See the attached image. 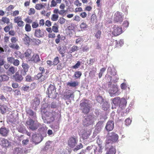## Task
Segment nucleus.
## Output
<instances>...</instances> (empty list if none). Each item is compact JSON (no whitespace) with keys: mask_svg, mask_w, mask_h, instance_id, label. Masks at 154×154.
I'll list each match as a JSON object with an SVG mask.
<instances>
[{"mask_svg":"<svg viewBox=\"0 0 154 154\" xmlns=\"http://www.w3.org/2000/svg\"><path fill=\"white\" fill-rule=\"evenodd\" d=\"M127 104L126 100L124 98H121L118 106L123 109L124 108Z\"/></svg>","mask_w":154,"mask_h":154,"instance_id":"nucleus-21","label":"nucleus"},{"mask_svg":"<svg viewBox=\"0 0 154 154\" xmlns=\"http://www.w3.org/2000/svg\"><path fill=\"white\" fill-rule=\"evenodd\" d=\"M32 51L31 49H27L24 54V57L26 59L28 60L30 59V57H31V54L32 53Z\"/></svg>","mask_w":154,"mask_h":154,"instance_id":"nucleus-25","label":"nucleus"},{"mask_svg":"<svg viewBox=\"0 0 154 154\" xmlns=\"http://www.w3.org/2000/svg\"><path fill=\"white\" fill-rule=\"evenodd\" d=\"M35 11L34 8H30L28 11V14L29 15L34 14L35 13Z\"/></svg>","mask_w":154,"mask_h":154,"instance_id":"nucleus-52","label":"nucleus"},{"mask_svg":"<svg viewBox=\"0 0 154 154\" xmlns=\"http://www.w3.org/2000/svg\"><path fill=\"white\" fill-rule=\"evenodd\" d=\"M59 16L57 14H53L52 15L51 18V20L54 21H57L58 18Z\"/></svg>","mask_w":154,"mask_h":154,"instance_id":"nucleus-43","label":"nucleus"},{"mask_svg":"<svg viewBox=\"0 0 154 154\" xmlns=\"http://www.w3.org/2000/svg\"><path fill=\"white\" fill-rule=\"evenodd\" d=\"M7 60L9 63H13L15 59L13 57H9L7 58Z\"/></svg>","mask_w":154,"mask_h":154,"instance_id":"nucleus-54","label":"nucleus"},{"mask_svg":"<svg viewBox=\"0 0 154 154\" xmlns=\"http://www.w3.org/2000/svg\"><path fill=\"white\" fill-rule=\"evenodd\" d=\"M13 64L15 66H18L20 64V61L17 59L14 60V61Z\"/></svg>","mask_w":154,"mask_h":154,"instance_id":"nucleus-62","label":"nucleus"},{"mask_svg":"<svg viewBox=\"0 0 154 154\" xmlns=\"http://www.w3.org/2000/svg\"><path fill=\"white\" fill-rule=\"evenodd\" d=\"M35 35L38 38L42 37L44 35V32L40 29H36L35 31Z\"/></svg>","mask_w":154,"mask_h":154,"instance_id":"nucleus-27","label":"nucleus"},{"mask_svg":"<svg viewBox=\"0 0 154 154\" xmlns=\"http://www.w3.org/2000/svg\"><path fill=\"white\" fill-rule=\"evenodd\" d=\"M78 47L75 45H73L67 52L68 54H71L73 52L77 51L78 50Z\"/></svg>","mask_w":154,"mask_h":154,"instance_id":"nucleus-39","label":"nucleus"},{"mask_svg":"<svg viewBox=\"0 0 154 154\" xmlns=\"http://www.w3.org/2000/svg\"><path fill=\"white\" fill-rule=\"evenodd\" d=\"M96 100L98 103H102L103 102V99L101 96H97L96 98Z\"/></svg>","mask_w":154,"mask_h":154,"instance_id":"nucleus-46","label":"nucleus"},{"mask_svg":"<svg viewBox=\"0 0 154 154\" xmlns=\"http://www.w3.org/2000/svg\"><path fill=\"white\" fill-rule=\"evenodd\" d=\"M11 43H10L8 45L11 48L16 50H18L20 49L19 46L17 44H16L18 41V39L17 38L12 37L11 39Z\"/></svg>","mask_w":154,"mask_h":154,"instance_id":"nucleus-5","label":"nucleus"},{"mask_svg":"<svg viewBox=\"0 0 154 154\" xmlns=\"http://www.w3.org/2000/svg\"><path fill=\"white\" fill-rule=\"evenodd\" d=\"M31 39L27 35L25 34L23 38V43L28 46L30 44Z\"/></svg>","mask_w":154,"mask_h":154,"instance_id":"nucleus-18","label":"nucleus"},{"mask_svg":"<svg viewBox=\"0 0 154 154\" xmlns=\"http://www.w3.org/2000/svg\"><path fill=\"white\" fill-rule=\"evenodd\" d=\"M73 94H66L64 95L63 96L64 99L65 100L69 99L70 98V97L72 96V95Z\"/></svg>","mask_w":154,"mask_h":154,"instance_id":"nucleus-63","label":"nucleus"},{"mask_svg":"<svg viewBox=\"0 0 154 154\" xmlns=\"http://www.w3.org/2000/svg\"><path fill=\"white\" fill-rule=\"evenodd\" d=\"M0 144L3 147L7 148L11 146V142L4 138L0 139Z\"/></svg>","mask_w":154,"mask_h":154,"instance_id":"nucleus-11","label":"nucleus"},{"mask_svg":"<svg viewBox=\"0 0 154 154\" xmlns=\"http://www.w3.org/2000/svg\"><path fill=\"white\" fill-rule=\"evenodd\" d=\"M77 140L75 138L72 137L70 138L68 141V145L71 148H73L77 144Z\"/></svg>","mask_w":154,"mask_h":154,"instance_id":"nucleus-15","label":"nucleus"},{"mask_svg":"<svg viewBox=\"0 0 154 154\" xmlns=\"http://www.w3.org/2000/svg\"><path fill=\"white\" fill-rule=\"evenodd\" d=\"M26 125L32 131L36 130L39 126V124L38 122H35L31 118H28L26 122Z\"/></svg>","mask_w":154,"mask_h":154,"instance_id":"nucleus-4","label":"nucleus"},{"mask_svg":"<svg viewBox=\"0 0 154 154\" xmlns=\"http://www.w3.org/2000/svg\"><path fill=\"white\" fill-rule=\"evenodd\" d=\"M40 103L39 99L38 97H35L32 100L31 102V105L35 109H36L38 106L39 105Z\"/></svg>","mask_w":154,"mask_h":154,"instance_id":"nucleus-12","label":"nucleus"},{"mask_svg":"<svg viewBox=\"0 0 154 154\" xmlns=\"http://www.w3.org/2000/svg\"><path fill=\"white\" fill-rule=\"evenodd\" d=\"M65 19L63 18L60 17L58 21V22L60 24H62L65 23Z\"/></svg>","mask_w":154,"mask_h":154,"instance_id":"nucleus-57","label":"nucleus"},{"mask_svg":"<svg viewBox=\"0 0 154 154\" xmlns=\"http://www.w3.org/2000/svg\"><path fill=\"white\" fill-rule=\"evenodd\" d=\"M109 92L111 96L114 94L118 95L119 94L118 86L116 85H113L109 90Z\"/></svg>","mask_w":154,"mask_h":154,"instance_id":"nucleus-7","label":"nucleus"},{"mask_svg":"<svg viewBox=\"0 0 154 154\" xmlns=\"http://www.w3.org/2000/svg\"><path fill=\"white\" fill-rule=\"evenodd\" d=\"M0 23L2 24L6 23V24H9L10 23V20L9 18L6 17H3L2 19L0 20Z\"/></svg>","mask_w":154,"mask_h":154,"instance_id":"nucleus-31","label":"nucleus"},{"mask_svg":"<svg viewBox=\"0 0 154 154\" xmlns=\"http://www.w3.org/2000/svg\"><path fill=\"white\" fill-rule=\"evenodd\" d=\"M32 42L35 45H38L40 42V41L37 39H33Z\"/></svg>","mask_w":154,"mask_h":154,"instance_id":"nucleus-55","label":"nucleus"},{"mask_svg":"<svg viewBox=\"0 0 154 154\" xmlns=\"http://www.w3.org/2000/svg\"><path fill=\"white\" fill-rule=\"evenodd\" d=\"M25 29L26 32H30L31 30V26L30 25L28 24H26L25 26Z\"/></svg>","mask_w":154,"mask_h":154,"instance_id":"nucleus-48","label":"nucleus"},{"mask_svg":"<svg viewBox=\"0 0 154 154\" xmlns=\"http://www.w3.org/2000/svg\"><path fill=\"white\" fill-rule=\"evenodd\" d=\"M83 147V145L81 143L76 146V147L74 149V150H77Z\"/></svg>","mask_w":154,"mask_h":154,"instance_id":"nucleus-60","label":"nucleus"},{"mask_svg":"<svg viewBox=\"0 0 154 154\" xmlns=\"http://www.w3.org/2000/svg\"><path fill=\"white\" fill-rule=\"evenodd\" d=\"M101 32L100 30H98L95 35V37L97 39H100L101 37Z\"/></svg>","mask_w":154,"mask_h":154,"instance_id":"nucleus-47","label":"nucleus"},{"mask_svg":"<svg viewBox=\"0 0 154 154\" xmlns=\"http://www.w3.org/2000/svg\"><path fill=\"white\" fill-rule=\"evenodd\" d=\"M24 21L27 23H31L32 22V20L29 18V17H28L24 20Z\"/></svg>","mask_w":154,"mask_h":154,"instance_id":"nucleus-61","label":"nucleus"},{"mask_svg":"<svg viewBox=\"0 0 154 154\" xmlns=\"http://www.w3.org/2000/svg\"><path fill=\"white\" fill-rule=\"evenodd\" d=\"M17 70V68L13 66H11L9 68L8 71L9 74H13L16 72Z\"/></svg>","mask_w":154,"mask_h":154,"instance_id":"nucleus-36","label":"nucleus"},{"mask_svg":"<svg viewBox=\"0 0 154 154\" xmlns=\"http://www.w3.org/2000/svg\"><path fill=\"white\" fill-rule=\"evenodd\" d=\"M19 14V11L18 10H15L11 13V15L12 16L15 17Z\"/></svg>","mask_w":154,"mask_h":154,"instance_id":"nucleus-59","label":"nucleus"},{"mask_svg":"<svg viewBox=\"0 0 154 154\" xmlns=\"http://www.w3.org/2000/svg\"><path fill=\"white\" fill-rule=\"evenodd\" d=\"M114 127V122L113 121H109L106 126L105 128L107 131H112Z\"/></svg>","mask_w":154,"mask_h":154,"instance_id":"nucleus-14","label":"nucleus"},{"mask_svg":"<svg viewBox=\"0 0 154 154\" xmlns=\"http://www.w3.org/2000/svg\"><path fill=\"white\" fill-rule=\"evenodd\" d=\"M80 27L82 30H85L88 27V26L85 23L83 22L80 25Z\"/></svg>","mask_w":154,"mask_h":154,"instance_id":"nucleus-41","label":"nucleus"},{"mask_svg":"<svg viewBox=\"0 0 154 154\" xmlns=\"http://www.w3.org/2000/svg\"><path fill=\"white\" fill-rule=\"evenodd\" d=\"M22 66L23 71V74L24 75L26 74V72H28L29 66L28 64L24 63H22Z\"/></svg>","mask_w":154,"mask_h":154,"instance_id":"nucleus-24","label":"nucleus"},{"mask_svg":"<svg viewBox=\"0 0 154 154\" xmlns=\"http://www.w3.org/2000/svg\"><path fill=\"white\" fill-rule=\"evenodd\" d=\"M81 65V62L79 61L77 62V63H76L74 66H73L72 67V68L73 69H77Z\"/></svg>","mask_w":154,"mask_h":154,"instance_id":"nucleus-51","label":"nucleus"},{"mask_svg":"<svg viewBox=\"0 0 154 154\" xmlns=\"http://www.w3.org/2000/svg\"><path fill=\"white\" fill-rule=\"evenodd\" d=\"M48 89L49 97L51 98H54L56 91L55 86L51 84L49 85Z\"/></svg>","mask_w":154,"mask_h":154,"instance_id":"nucleus-6","label":"nucleus"},{"mask_svg":"<svg viewBox=\"0 0 154 154\" xmlns=\"http://www.w3.org/2000/svg\"><path fill=\"white\" fill-rule=\"evenodd\" d=\"M97 143L99 146H102V141L100 138H98L97 139Z\"/></svg>","mask_w":154,"mask_h":154,"instance_id":"nucleus-58","label":"nucleus"},{"mask_svg":"<svg viewBox=\"0 0 154 154\" xmlns=\"http://www.w3.org/2000/svg\"><path fill=\"white\" fill-rule=\"evenodd\" d=\"M57 3L55 0H52L51 2L50 7H55L57 5Z\"/></svg>","mask_w":154,"mask_h":154,"instance_id":"nucleus-56","label":"nucleus"},{"mask_svg":"<svg viewBox=\"0 0 154 154\" xmlns=\"http://www.w3.org/2000/svg\"><path fill=\"white\" fill-rule=\"evenodd\" d=\"M60 62L59 58L58 57H56L54 58L53 62V65L54 66L56 65Z\"/></svg>","mask_w":154,"mask_h":154,"instance_id":"nucleus-44","label":"nucleus"},{"mask_svg":"<svg viewBox=\"0 0 154 154\" xmlns=\"http://www.w3.org/2000/svg\"><path fill=\"white\" fill-rule=\"evenodd\" d=\"M81 133H82V137L84 140L87 139L90 135L89 131L86 129L82 130Z\"/></svg>","mask_w":154,"mask_h":154,"instance_id":"nucleus-17","label":"nucleus"},{"mask_svg":"<svg viewBox=\"0 0 154 154\" xmlns=\"http://www.w3.org/2000/svg\"><path fill=\"white\" fill-rule=\"evenodd\" d=\"M39 26L38 23L36 21H35L32 23V27L33 28H36Z\"/></svg>","mask_w":154,"mask_h":154,"instance_id":"nucleus-53","label":"nucleus"},{"mask_svg":"<svg viewBox=\"0 0 154 154\" xmlns=\"http://www.w3.org/2000/svg\"><path fill=\"white\" fill-rule=\"evenodd\" d=\"M57 37V38L55 39V42L56 44H58L60 42L61 36L60 34H58Z\"/></svg>","mask_w":154,"mask_h":154,"instance_id":"nucleus-50","label":"nucleus"},{"mask_svg":"<svg viewBox=\"0 0 154 154\" xmlns=\"http://www.w3.org/2000/svg\"><path fill=\"white\" fill-rule=\"evenodd\" d=\"M32 140L36 145L40 143L42 141V140H41L40 137L37 136L36 134H34L32 136Z\"/></svg>","mask_w":154,"mask_h":154,"instance_id":"nucleus-23","label":"nucleus"},{"mask_svg":"<svg viewBox=\"0 0 154 154\" xmlns=\"http://www.w3.org/2000/svg\"><path fill=\"white\" fill-rule=\"evenodd\" d=\"M109 107V105L108 103L107 102H104L102 105V109L104 110H106Z\"/></svg>","mask_w":154,"mask_h":154,"instance_id":"nucleus-42","label":"nucleus"},{"mask_svg":"<svg viewBox=\"0 0 154 154\" xmlns=\"http://www.w3.org/2000/svg\"><path fill=\"white\" fill-rule=\"evenodd\" d=\"M46 5V4L45 3L37 4L35 5V8L36 9L39 10L44 8Z\"/></svg>","mask_w":154,"mask_h":154,"instance_id":"nucleus-32","label":"nucleus"},{"mask_svg":"<svg viewBox=\"0 0 154 154\" xmlns=\"http://www.w3.org/2000/svg\"><path fill=\"white\" fill-rule=\"evenodd\" d=\"M106 146L109 144H112L114 143L117 142L118 140V135L114 132L108 133L106 135Z\"/></svg>","mask_w":154,"mask_h":154,"instance_id":"nucleus-2","label":"nucleus"},{"mask_svg":"<svg viewBox=\"0 0 154 154\" xmlns=\"http://www.w3.org/2000/svg\"><path fill=\"white\" fill-rule=\"evenodd\" d=\"M9 77L5 74L0 75V82H3L6 81L8 80Z\"/></svg>","mask_w":154,"mask_h":154,"instance_id":"nucleus-35","label":"nucleus"},{"mask_svg":"<svg viewBox=\"0 0 154 154\" xmlns=\"http://www.w3.org/2000/svg\"><path fill=\"white\" fill-rule=\"evenodd\" d=\"M29 61H31L35 63H37L41 61L39 56L38 54H34L28 60Z\"/></svg>","mask_w":154,"mask_h":154,"instance_id":"nucleus-9","label":"nucleus"},{"mask_svg":"<svg viewBox=\"0 0 154 154\" xmlns=\"http://www.w3.org/2000/svg\"><path fill=\"white\" fill-rule=\"evenodd\" d=\"M116 150L115 146H111L106 153V154H115Z\"/></svg>","mask_w":154,"mask_h":154,"instance_id":"nucleus-33","label":"nucleus"},{"mask_svg":"<svg viewBox=\"0 0 154 154\" xmlns=\"http://www.w3.org/2000/svg\"><path fill=\"white\" fill-rule=\"evenodd\" d=\"M79 106L80 109L82 112L85 114H87L89 112L91 108L89 101L86 99L82 100L80 103Z\"/></svg>","mask_w":154,"mask_h":154,"instance_id":"nucleus-3","label":"nucleus"},{"mask_svg":"<svg viewBox=\"0 0 154 154\" xmlns=\"http://www.w3.org/2000/svg\"><path fill=\"white\" fill-rule=\"evenodd\" d=\"M121 99L119 97H116L112 99V102L116 106H118Z\"/></svg>","mask_w":154,"mask_h":154,"instance_id":"nucleus-38","label":"nucleus"},{"mask_svg":"<svg viewBox=\"0 0 154 154\" xmlns=\"http://www.w3.org/2000/svg\"><path fill=\"white\" fill-rule=\"evenodd\" d=\"M90 21V23L92 24H95L97 23V16L95 14H94L91 15Z\"/></svg>","mask_w":154,"mask_h":154,"instance_id":"nucleus-30","label":"nucleus"},{"mask_svg":"<svg viewBox=\"0 0 154 154\" xmlns=\"http://www.w3.org/2000/svg\"><path fill=\"white\" fill-rule=\"evenodd\" d=\"M14 23H17L19 27H21L24 26V23L22 20V19L20 16L15 17L14 19Z\"/></svg>","mask_w":154,"mask_h":154,"instance_id":"nucleus-13","label":"nucleus"},{"mask_svg":"<svg viewBox=\"0 0 154 154\" xmlns=\"http://www.w3.org/2000/svg\"><path fill=\"white\" fill-rule=\"evenodd\" d=\"M36 79H38L39 82H42L46 80L47 77L45 75L41 73H38L37 75L35 76Z\"/></svg>","mask_w":154,"mask_h":154,"instance_id":"nucleus-16","label":"nucleus"},{"mask_svg":"<svg viewBox=\"0 0 154 154\" xmlns=\"http://www.w3.org/2000/svg\"><path fill=\"white\" fill-rule=\"evenodd\" d=\"M122 32V28L120 27L115 26L113 28L112 34L115 36H117L121 34Z\"/></svg>","mask_w":154,"mask_h":154,"instance_id":"nucleus-8","label":"nucleus"},{"mask_svg":"<svg viewBox=\"0 0 154 154\" xmlns=\"http://www.w3.org/2000/svg\"><path fill=\"white\" fill-rule=\"evenodd\" d=\"M9 131V130L5 127H2L0 129V134L3 136H7Z\"/></svg>","mask_w":154,"mask_h":154,"instance_id":"nucleus-19","label":"nucleus"},{"mask_svg":"<svg viewBox=\"0 0 154 154\" xmlns=\"http://www.w3.org/2000/svg\"><path fill=\"white\" fill-rule=\"evenodd\" d=\"M120 86L122 90H125L127 88L126 84L124 83L121 84Z\"/></svg>","mask_w":154,"mask_h":154,"instance_id":"nucleus-64","label":"nucleus"},{"mask_svg":"<svg viewBox=\"0 0 154 154\" xmlns=\"http://www.w3.org/2000/svg\"><path fill=\"white\" fill-rule=\"evenodd\" d=\"M26 111L27 114L29 115V116L31 117H32V118L34 119H36V113L34 112L32 110L28 108L26 109Z\"/></svg>","mask_w":154,"mask_h":154,"instance_id":"nucleus-20","label":"nucleus"},{"mask_svg":"<svg viewBox=\"0 0 154 154\" xmlns=\"http://www.w3.org/2000/svg\"><path fill=\"white\" fill-rule=\"evenodd\" d=\"M13 77L15 81L18 82H21L23 78L21 75L19 74L18 72L16 73L15 74L13 75Z\"/></svg>","mask_w":154,"mask_h":154,"instance_id":"nucleus-22","label":"nucleus"},{"mask_svg":"<svg viewBox=\"0 0 154 154\" xmlns=\"http://www.w3.org/2000/svg\"><path fill=\"white\" fill-rule=\"evenodd\" d=\"M82 75V73L79 71H76L74 73L75 76L77 79H80Z\"/></svg>","mask_w":154,"mask_h":154,"instance_id":"nucleus-45","label":"nucleus"},{"mask_svg":"<svg viewBox=\"0 0 154 154\" xmlns=\"http://www.w3.org/2000/svg\"><path fill=\"white\" fill-rule=\"evenodd\" d=\"M15 56L16 57H20L21 59H22V55L21 53L19 51H16L14 52Z\"/></svg>","mask_w":154,"mask_h":154,"instance_id":"nucleus-49","label":"nucleus"},{"mask_svg":"<svg viewBox=\"0 0 154 154\" xmlns=\"http://www.w3.org/2000/svg\"><path fill=\"white\" fill-rule=\"evenodd\" d=\"M23 152L22 149L19 147H16L13 150L14 154H22Z\"/></svg>","mask_w":154,"mask_h":154,"instance_id":"nucleus-34","label":"nucleus"},{"mask_svg":"<svg viewBox=\"0 0 154 154\" xmlns=\"http://www.w3.org/2000/svg\"><path fill=\"white\" fill-rule=\"evenodd\" d=\"M94 147L93 149L94 150V153L95 154H101L103 149L102 146L97 147L96 146H94Z\"/></svg>","mask_w":154,"mask_h":154,"instance_id":"nucleus-26","label":"nucleus"},{"mask_svg":"<svg viewBox=\"0 0 154 154\" xmlns=\"http://www.w3.org/2000/svg\"><path fill=\"white\" fill-rule=\"evenodd\" d=\"M7 107L6 106L0 105V112L2 114L5 113L7 111Z\"/></svg>","mask_w":154,"mask_h":154,"instance_id":"nucleus-37","label":"nucleus"},{"mask_svg":"<svg viewBox=\"0 0 154 154\" xmlns=\"http://www.w3.org/2000/svg\"><path fill=\"white\" fill-rule=\"evenodd\" d=\"M79 83L77 81H71L68 82L67 83V85L70 87H76L79 85Z\"/></svg>","mask_w":154,"mask_h":154,"instance_id":"nucleus-28","label":"nucleus"},{"mask_svg":"<svg viewBox=\"0 0 154 154\" xmlns=\"http://www.w3.org/2000/svg\"><path fill=\"white\" fill-rule=\"evenodd\" d=\"M57 48L59 53L61 55L62 57H63L65 56V54L66 52L65 49L64 48L61 46H59Z\"/></svg>","mask_w":154,"mask_h":154,"instance_id":"nucleus-29","label":"nucleus"},{"mask_svg":"<svg viewBox=\"0 0 154 154\" xmlns=\"http://www.w3.org/2000/svg\"><path fill=\"white\" fill-rule=\"evenodd\" d=\"M43 106L45 107L42 106V119L44 123L50 124L54 121L55 118L58 115V113L52 110L51 111L46 110L45 108H48L49 106L47 103L43 104Z\"/></svg>","mask_w":154,"mask_h":154,"instance_id":"nucleus-1","label":"nucleus"},{"mask_svg":"<svg viewBox=\"0 0 154 154\" xmlns=\"http://www.w3.org/2000/svg\"><path fill=\"white\" fill-rule=\"evenodd\" d=\"M54 25L52 26V30L55 33H57L59 32L58 26L56 23L54 24Z\"/></svg>","mask_w":154,"mask_h":154,"instance_id":"nucleus-40","label":"nucleus"},{"mask_svg":"<svg viewBox=\"0 0 154 154\" xmlns=\"http://www.w3.org/2000/svg\"><path fill=\"white\" fill-rule=\"evenodd\" d=\"M123 20L120 12L117 11L115 13L113 20L115 23H121L122 22Z\"/></svg>","mask_w":154,"mask_h":154,"instance_id":"nucleus-10","label":"nucleus"}]
</instances>
